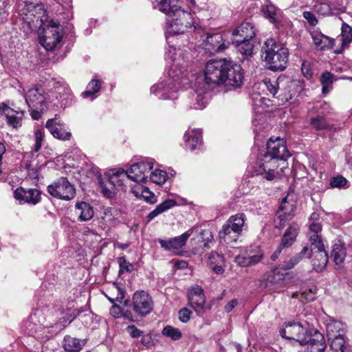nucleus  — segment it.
<instances>
[{
  "label": "nucleus",
  "mask_w": 352,
  "mask_h": 352,
  "mask_svg": "<svg viewBox=\"0 0 352 352\" xmlns=\"http://www.w3.org/2000/svg\"><path fill=\"white\" fill-rule=\"evenodd\" d=\"M266 149L260 162L254 167L253 174L262 175L267 180L272 181L280 175V173L276 170L278 160L285 161L290 156V153L284 140L279 138L276 140L270 138Z\"/></svg>",
  "instance_id": "1"
},
{
  "label": "nucleus",
  "mask_w": 352,
  "mask_h": 352,
  "mask_svg": "<svg viewBox=\"0 0 352 352\" xmlns=\"http://www.w3.org/2000/svg\"><path fill=\"white\" fill-rule=\"evenodd\" d=\"M178 3V0H161L154 6V8L171 17L168 20V33L171 35L184 34L192 25L195 30L199 31L201 28L195 22L193 15L181 10Z\"/></svg>",
  "instance_id": "2"
},
{
  "label": "nucleus",
  "mask_w": 352,
  "mask_h": 352,
  "mask_svg": "<svg viewBox=\"0 0 352 352\" xmlns=\"http://www.w3.org/2000/svg\"><path fill=\"white\" fill-rule=\"evenodd\" d=\"M177 65H173L168 70V76L151 87V93L160 99L176 98L179 87L188 83L187 74H184V72L181 69L179 73H177Z\"/></svg>",
  "instance_id": "3"
},
{
  "label": "nucleus",
  "mask_w": 352,
  "mask_h": 352,
  "mask_svg": "<svg viewBox=\"0 0 352 352\" xmlns=\"http://www.w3.org/2000/svg\"><path fill=\"white\" fill-rule=\"evenodd\" d=\"M289 52L287 48L269 38L261 48V58L272 71H283L286 67Z\"/></svg>",
  "instance_id": "4"
},
{
  "label": "nucleus",
  "mask_w": 352,
  "mask_h": 352,
  "mask_svg": "<svg viewBox=\"0 0 352 352\" xmlns=\"http://www.w3.org/2000/svg\"><path fill=\"white\" fill-rule=\"evenodd\" d=\"M105 175L106 178L100 182L101 192L104 196L111 198L116 194L118 190H125L126 175L123 168L111 169Z\"/></svg>",
  "instance_id": "5"
},
{
  "label": "nucleus",
  "mask_w": 352,
  "mask_h": 352,
  "mask_svg": "<svg viewBox=\"0 0 352 352\" xmlns=\"http://www.w3.org/2000/svg\"><path fill=\"white\" fill-rule=\"evenodd\" d=\"M25 102L34 120H38L47 109V100L41 87L30 88L25 95Z\"/></svg>",
  "instance_id": "6"
},
{
  "label": "nucleus",
  "mask_w": 352,
  "mask_h": 352,
  "mask_svg": "<svg viewBox=\"0 0 352 352\" xmlns=\"http://www.w3.org/2000/svg\"><path fill=\"white\" fill-rule=\"evenodd\" d=\"M226 59H215L208 61L205 68V82L210 86L223 84V79L228 67Z\"/></svg>",
  "instance_id": "7"
},
{
  "label": "nucleus",
  "mask_w": 352,
  "mask_h": 352,
  "mask_svg": "<svg viewBox=\"0 0 352 352\" xmlns=\"http://www.w3.org/2000/svg\"><path fill=\"white\" fill-rule=\"evenodd\" d=\"M245 215L243 213L231 216L219 232L220 238L225 241L232 240L235 241L236 236L241 234L245 226Z\"/></svg>",
  "instance_id": "8"
},
{
  "label": "nucleus",
  "mask_w": 352,
  "mask_h": 352,
  "mask_svg": "<svg viewBox=\"0 0 352 352\" xmlns=\"http://www.w3.org/2000/svg\"><path fill=\"white\" fill-rule=\"evenodd\" d=\"M45 12L42 5L30 3L21 10V16L30 28L33 29L44 25V21L47 19Z\"/></svg>",
  "instance_id": "9"
},
{
  "label": "nucleus",
  "mask_w": 352,
  "mask_h": 352,
  "mask_svg": "<svg viewBox=\"0 0 352 352\" xmlns=\"http://www.w3.org/2000/svg\"><path fill=\"white\" fill-rule=\"evenodd\" d=\"M48 193L58 199L70 201L75 197L76 189L67 178L61 177L47 186Z\"/></svg>",
  "instance_id": "10"
},
{
  "label": "nucleus",
  "mask_w": 352,
  "mask_h": 352,
  "mask_svg": "<svg viewBox=\"0 0 352 352\" xmlns=\"http://www.w3.org/2000/svg\"><path fill=\"white\" fill-rule=\"evenodd\" d=\"M43 30V34L39 36L40 43L46 50H53L61 41V28L58 24L50 21Z\"/></svg>",
  "instance_id": "11"
},
{
  "label": "nucleus",
  "mask_w": 352,
  "mask_h": 352,
  "mask_svg": "<svg viewBox=\"0 0 352 352\" xmlns=\"http://www.w3.org/2000/svg\"><path fill=\"white\" fill-rule=\"evenodd\" d=\"M131 306L137 316L144 317L153 311L154 302L147 292L141 290L133 294Z\"/></svg>",
  "instance_id": "12"
},
{
  "label": "nucleus",
  "mask_w": 352,
  "mask_h": 352,
  "mask_svg": "<svg viewBox=\"0 0 352 352\" xmlns=\"http://www.w3.org/2000/svg\"><path fill=\"white\" fill-rule=\"evenodd\" d=\"M153 168V162L151 160L142 161L131 166L130 168L125 171L126 182L131 179L138 184H144L148 179V173Z\"/></svg>",
  "instance_id": "13"
},
{
  "label": "nucleus",
  "mask_w": 352,
  "mask_h": 352,
  "mask_svg": "<svg viewBox=\"0 0 352 352\" xmlns=\"http://www.w3.org/2000/svg\"><path fill=\"white\" fill-rule=\"evenodd\" d=\"M263 258V251L258 246L253 245L241 251L234 257V262L239 267H247L260 263Z\"/></svg>",
  "instance_id": "14"
},
{
  "label": "nucleus",
  "mask_w": 352,
  "mask_h": 352,
  "mask_svg": "<svg viewBox=\"0 0 352 352\" xmlns=\"http://www.w3.org/2000/svg\"><path fill=\"white\" fill-rule=\"evenodd\" d=\"M309 331L307 326L300 322H289L285 324L280 333L282 337L288 340H294L300 345H303L306 342L307 334H309Z\"/></svg>",
  "instance_id": "15"
},
{
  "label": "nucleus",
  "mask_w": 352,
  "mask_h": 352,
  "mask_svg": "<svg viewBox=\"0 0 352 352\" xmlns=\"http://www.w3.org/2000/svg\"><path fill=\"white\" fill-rule=\"evenodd\" d=\"M188 305L198 316L203 312L206 304V297L203 289L199 285H194L188 289Z\"/></svg>",
  "instance_id": "16"
},
{
  "label": "nucleus",
  "mask_w": 352,
  "mask_h": 352,
  "mask_svg": "<svg viewBox=\"0 0 352 352\" xmlns=\"http://www.w3.org/2000/svg\"><path fill=\"white\" fill-rule=\"evenodd\" d=\"M227 66L229 68L225 72L223 84L233 88L240 87L243 79L241 66L230 61L228 62Z\"/></svg>",
  "instance_id": "17"
},
{
  "label": "nucleus",
  "mask_w": 352,
  "mask_h": 352,
  "mask_svg": "<svg viewBox=\"0 0 352 352\" xmlns=\"http://www.w3.org/2000/svg\"><path fill=\"white\" fill-rule=\"evenodd\" d=\"M306 352H323L327 347L324 336L317 330H310L307 334Z\"/></svg>",
  "instance_id": "18"
},
{
  "label": "nucleus",
  "mask_w": 352,
  "mask_h": 352,
  "mask_svg": "<svg viewBox=\"0 0 352 352\" xmlns=\"http://www.w3.org/2000/svg\"><path fill=\"white\" fill-rule=\"evenodd\" d=\"M295 208L293 204L287 202V197L284 198L274 219L275 227L277 228H283L286 225L287 222L293 217Z\"/></svg>",
  "instance_id": "19"
},
{
  "label": "nucleus",
  "mask_w": 352,
  "mask_h": 352,
  "mask_svg": "<svg viewBox=\"0 0 352 352\" xmlns=\"http://www.w3.org/2000/svg\"><path fill=\"white\" fill-rule=\"evenodd\" d=\"M45 126L53 137L56 139L65 141L69 140L72 138V133L66 124L60 121H57L56 118L49 119L45 124Z\"/></svg>",
  "instance_id": "20"
},
{
  "label": "nucleus",
  "mask_w": 352,
  "mask_h": 352,
  "mask_svg": "<svg viewBox=\"0 0 352 352\" xmlns=\"http://www.w3.org/2000/svg\"><path fill=\"white\" fill-rule=\"evenodd\" d=\"M229 44L221 33L208 34L205 40L206 50L211 53L223 52Z\"/></svg>",
  "instance_id": "21"
},
{
  "label": "nucleus",
  "mask_w": 352,
  "mask_h": 352,
  "mask_svg": "<svg viewBox=\"0 0 352 352\" xmlns=\"http://www.w3.org/2000/svg\"><path fill=\"white\" fill-rule=\"evenodd\" d=\"M14 196L21 203H28L35 205L41 201L40 191L34 188L28 190L20 187L15 190Z\"/></svg>",
  "instance_id": "22"
},
{
  "label": "nucleus",
  "mask_w": 352,
  "mask_h": 352,
  "mask_svg": "<svg viewBox=\"0 0 352 352\" xmlns=\"http://www.w3.org/2000/svg\"><path fill=\"white\" fill-rule=\"evenodd\" d=\"M190 236V231H187L179 236L169 240L159 239L158 241L162 248L176 253L177 250L185 245Z\"/></svg>",
  "instance_id": "23"
},
{
  "label": "nucleus",
  "mask_w": 352,
  "mask_h": 352,
  "mask_svg": "<svg viewBox=\"0 0 352 352\" xmlns=\"http://www.w3.org/2000/svg\"><path fill=\"white\" fill-rule=\"evenodd\" d=\"M255 34V28L250 22L242 23L232 32L234 38L243 40H251Z\"/></svg>",
  "instance_id": "24"
},
{
  "label": "nucleus",
  "mask_w": 352,
  "mask_h": 352,
  "mask_svg": "<svg viewBox=\"0 0 352 352\" xmlns=\"http://www.w3.org/2000/svg\"><path fill=\"white\" fill-rule=\"evenodd\" d=\"M313 270L317 272L324 271L329 261L327 251L313 252L311 254Z\"/></svg>",
  "instance_id": "25"
},
{
  "label": "nucleus",
  "mask_w": 352,
  "mask_h": 352,
  "mask_svg": "<svg viewBox=\"0 0 352 352\" xmlns=\"http://www.w3.org/2000/svg\"><path fill=\"white\" fill-rule=\"evenodd\" d=\"M311 254L312 250L309 249L307 245L304 246L300 252L294 255L289 261H285L283 268L285 270H291L303 259L311 258Z\"/></svg>",
  "instance_id": "26"
},
{
  "label": "nucleus",
  "mask_w": 352,
  "mask_h": 352,
  "mask_svg": "<svg viewBox=\"0 0 352 352\" xmlns=\"http://www.w3.org/2000/svg\"><path fill=\"white\" fill-rule=\"evenodd\" d=\"M315 46L320 50L331 49L333 46V40L318 31H313L311 33Z\"/></svg>",
  "instance_id": "27"
},
{
  "label": "nucleus",
  "mask_w": 352,
  "mask_h": 352,
  "mask_svg": "<svg viewBox=\"0 0 352 352\" xmlns=\"http://www.w3.org/2000/svg\"><path fill=\"white\" fill-rule=\"evenodd\" d=\"M346 256V250L344 243L339 240L333 244L331 251V256L335 265L340 268L344 263Z\"/></svg>",
  "instance_id": "28"
},
{
  "label": "nucleus",
  "mask_w": 352,
  "mask_h": 352,
  "mask_svg": "<svg viewBox=\"0 0 352 352\" xmlns=\"http://www.w3.org/2000/svg\"><path fill=\"white\" fill-rule=\"evenodd\" d=\"M345 324L341 321L330 319L327 324V337L335 338V336H345Z\"/></svg>",
  "instance_id": "29"
},
{
  "label": "nucleus",
  "mask_w": 352,
  "mask_h": 352,
  "mask_svg": "<svg viewBox=\"0 0 352 352\" xmlns=\"http://www.w3.org/2000/svg\"><path fill=\"white\" fill-rule=\"evenodd\" d=\"M186 146L190 151L198 148L201 143V133L199 130L188 131L184 135Z\"/></svg>",
  "instance_id": "30"
},
{
  "label": "nucleus",
  "mask_w": 352,
  "mask_h": 352,
  "mask_svg": "<svg viewBox=\"0 0 352 352\" xmlns=\"http://www.w3.org/2000/svg\"><path fill=\"white\" fill-rule=\"evenodd\" d=\"M0 113H6L7 122L13 128H18L21 126V116H16L14 111L4 104L0 106Z\"/></svg>",
  "instance_id": "31"
},
{
  "label": "nucleus",
  "mask_w": 352,
  "mask_h": 352,
  "mask_svg": "<svg viewBox=\"0 0 352 352\" xmlns=\"http://www.w3.org/2000/svg\"><path fill=\"white\" fill-rule=\"evenodd\" d=\"M63 347L66 351L78 352L85 345V341L67 336L63 340Z\"/></svg>",
  "instance_id": "32"
},
{
  "label": "nucleus",
  "mask_w": 352,
  "mask_h": 352,
  "mask_svg": "<svg viewBox=\"0 0 352 352\" xmlns=\"http://www.w3.org/2000/svg\"><path fill=\"white\" fill-rule=\"evenodd\" d=\"M76 210L78 212V217L80 221H86L90 220L94 217L93 208L86 202L82 201L76 204Z\"/></svg>",
  "instance_id": "33"
},
{
  "label": "nucleus",
  "mask_w": 352,
  "mask_h": 352,
  "mask_svg": "<svg viewBox=\"0 0 352 352\" xmlns=\"http://www.w3.org/2000/svg\"><path fill=\"white\" fill-rule=\"evenodd\" d=\"M176 205V201L173 199H166L160 204H159L153 211H151L147 215V219L148 221L153 219L160 214L166 212L170 208H173Z\"/></svg>",
  "instance_id": "34"
},
{
  "label": "nucleus",
  "mask_w": 352,
  "mask_h": 352,
  "mask_svg": "<svg viewBox=\"0 0 352 352\" xmlns=\"http://www.w3.org/2000/svg\"><path fill=\"white\" fill-rule=\"evenodd\" d=\"M232 43H234L239 50L242 54L247 56H251L253 54L254 45L250 42V40L238 39L233 38Z\"/></svg>",
  "instance_id": "35"
},
{
  "label": "nucleus",
  "mask_w": 352,
  "mask_h": 352,
  "mask_svg": "<svg viewBox=\"0 0 352 352\" xmlns=\"http://www.w3.org/2000/svg\"><path fill=\"white\" fill-rule=\"evenodd\" d=\"M329 346L335 351L349 352L345 346V336H335V338H328Z\"/></svg>",
  "instance_id": "36"
},
{
  "label": "nucleus",
  "mask_w": 352,
  "mask_h": 352,
  "mask_svg": "<svg viewBox=\"0 0 352 352\" xmlns=\"http://www.w3.org/2000/svg\"><path fill=\"white\" fill-rule=\"evenodd\" d=\"M337 78L329 72L323 73L320 76V82L322 85V92L323 94H328L332 89V83Z\"/></svg>",
  "instance_id": "37"
},
{
  "label": "nucleus",
  "mask_w": 352,
  "mask_h": 352,
  "mask_svg": "<svg viewBox=\"0 0 352 352\" xmlns=\"http://www.w3.org/2000/svg\"><path fill=\"white\" fill-rule=\"evenodd\" d=\"M208 264L216 274H221L223 272L222 267L219 265L223 262V256L218 254H212L208 258Z\"/></svg>",
  "instance_id": "38"
},
{
  "label": "nucleus",
  "mask_w": 352,
  "mask_h": 352,
  "mask_svg": "<svg viewBox=\"0 0 352 352\" xmlns=\"http://www.w3.org/2000/svg\"><path fill=\"white\" fill-rule=\"evenodd\" d=\"M167 177L166 172L158 168H155L154 170L151 171L149 175L150 180L159 185L164 184Z\"/></svg>",
  "instance_id": "39"
},
{
  "label": "nucleus",
  "mask_w": 352,
  "mask_h": 352,
  "mask_svg": "<svg viewBox=\"0 0 352 352\" xmlns=\"http://www.w3.org/2000/svg\"><path fill=\"white\" fill-rule=\"evenodd\" d=\"M101 88V83L98 80H92L87 86L86 91L82 94L84 98H91V100L94 98V94L98 92Z\"/></svg>",
  "instance_id": "40"
},
{
  "label": "nucleus",
  "mask_w": 352,
  "mask_h": 352,
  "mask_svg": "<svg viewBox=\"0 0 352 352\" xmlns=\"http://www.w3.org/2000/svg\"><path fill=\"white\" fill-rule=\"evenodd\" d=\"M176 51L177 49L175 47L169 46V47L167 49V51L166 52V59L170 60V61L171 62L170 67L173 65H177V73H179V69H181L182 71L184 72V74H187L186 70L184 69V67H181L179 65V63L177 62V59L173 57L176 55Z\"/></svg>",
  "instance_id": "41"
},
{
  "label": "nucleus",
  "mask_w": 352,
  "mask_h": 352,
  "mask_svg": "<svg viewBox=\"0 0 352 352\" xmlns=\"http://www.w3.org/2000/svg\"><path fill=\"white\" fill-rule=\"evenodd\" d=\"M318 219L319 215L315 212L312 213L309 222V228L310 231L309 235L311 234H318V233L322 230V226L318 221Z\"/></svg>",
  "instance_id": "42"
},
{
  "label": "nucleus",
  "mask_w": 352,
  "mask_h": 352,
  "mask_svg": "<svg viewBox=\"0 0 352 352\" xmlns=\"http://www.w3.org/2000/svg\"><path fill=\"white\" fill-rule=\"evenodd\" d=\"M309 239L311 245L313 246L314 249H317L316 252L326 251L324 242L320 235L311 234L309 236Z\"/></svg>",
  "instance_id": "43"
},
{
  "label": "nucleus",
  "mask_w": 352,
  "mask_h": 352,
  "mask_svg": "<svg viewBox=\"0 0 352 352\" xmlns=\"http://www.w3.org/2000/svg\"><path fill=\"white\" fill-rule=\"evenodd\" d=\"M310 124L313 128L318 131L329 129V126L326 120L320 116L312 118Z\"/></svg>",
  "instance_id": "44"
},
{
  "label": "nucleus",
  "mask_w": 352,
  "mask_h": 352,
  "mask_svg": "<svg viewBox=\"0 0 352 352\" xmlns=\"http://www.w3.org/2000/svg\"><path fill=\"white\" fill-rule=\"evenodd\" d=\"M162 334L171 338L174 340H179L182 338L180 330L171 326L165 327L162 330Z\"/></svg>",
  "instance_id": "45"
},
{
  "label": "nucleus",
  "mask_w": 352,
  "mask_h": 352,
  "mask_svg": "<svg viewBox=\"0 0 352 352\" xmlns=\"http://www.w3.org/2000/svg\"><path fill=\"white\" fill-rule=\"evenodd\" d=\"M141 189L140 192L135 190L132 192L137 197H142L148 203L153 204L155 202V195L148 188L142 187Z\"/></svg>",
  "instance_id": "46"
},
{
  "label": "nucleus",
  "mask_w": 352,
  "mask_h": 352,
  "mask_svg": "<svg viewBox=\"0 0 352 352\" xmlns=\"http://www.w3.org/2000/svg\"><path fill=\"white\" fill-rule=\"evenodd\" d=\"M113 290L116 293V297H109V296H107L109 299V300L114 304L115 302H121L122 300L124 299V291L123 289H122L120 287H119V285L116 283H114L113 285Z\"/></svg>",
  "instance_id": "47"
},
{
  "label": "nucleus",
  "mask_w": 352,
  "mask_h": 352,
  "mask_svg": "<svg viewBox=\"0 0 352 352\" xmlns=\"http://www.w3.org/2000/svg\"><path fill=\"white\" fill-rule=\"evenodd\" d=\"M263 84L265 85L267 89L269 92L272 95L275 96L278 89V79H265L263 80Z\"/></svg>",
  "instance_id": "48"
},
{
  "label": "nucleus",
  "mask_w": 352,
  "mask_h": 352,
  "mask_svg": "<svg viewBox=\"0 0 352 352\" xmlns=\"http://www.w3.org/2000/svg\"><path fill=\"white\" fill-rule=\"evenodd\" d=\"M347 179L342 175L333 177L330 180V186L332 188H346Z\"/></svg>",
  "instance_id": "49"
},
{
  "label": "nucleus",
  "mask_w": 352,
  "mask_h": 352,
  "mask_svg": "<svg viewBox=\"0 0 352 352\" xmlns=\"http://www.w3.org/2000/svg\"><path fill=\"white\" fill-rule=\"evenodd\" d=\"M263 12L266 17H267L272 23H276V8L272 4L267 5L263 8Z\"/></svg>",
  "instance_id": "50"
},
{
  "label": "nucleus",
  "mask_w": 352,
  "mask_h": 352,
  "mask_svg": "<svg viewBox=\"0 0 352 352\" xmlns=\"http://www.w3.org/2000/svg\"><path fill=\"white\" fill-rule=\"evenodd\" d=\"M44 138V133L42 132L39 129H36L34 131V140H35V144H34V151L37 152L39 151V149L41 147L42 142Z\"/></svg>",
  "instance_id": "51"
},
{
  "label": "nucleus",
  "mask_w": 352,
  "mask_h": 352,
  "mask_svg": "<svg viewBox=\"0 0 352 352\" xmlns=\"http://www.w3.org/2000/svg\"><path fill=\"white\" fill-rule=\"evenodd\" d=\"M201 236L204 248H208L209 243H212L213 240L212 232L209 230H205L201 232Z\"/></svg>",
  "instance_id": "52"
},
{
  "label": "nucleus",
  "mask_w": 352,
  "mask_h": 352,
  "mask_svg": "<svg viewBox=\"0 0 352 352\" xmlns=\"http://www.w3.org/2000/svg\"><path fill=\"white\" fill-rule=\"evenodd\" d=\"M284 265H285V263L283 264L281 267H276L272 271L273 280H274V282H276L278 280H283L284 279V277H285V275L286 274V273H284L282 271H286L287 270H285L283 268Z\"/></svg>",
  "instance_id": "53"
},
{
  "label": "nucleus",
  "mask_w": 352,
  "mask_h": 352,
  "mask_svg": "<svg viewBox=\"0 0 352 352\" xmlns=\"http://www.w3.org/2000/svg\"><path fill=\"white\" fill-rule=\"evenodd\" d=\"M178 314L179 320L182 322L186 323L190 320L192 311L189 309L184 307L179 311Z\"/></svg>",
  "instance_id": "54"
},
{
  "label": "nucleus",
  "mask_w": 352,
  "mask_h": 352,
  "mask_svg": "<svg viewBox=\"0 0 352 352\" xmlns=\"http://www.w3.org/2000/svg\"><path fill=\"white\" fill-rule=\"evenodd\" d=\"M126 330L130 336L133 338L141 337L143 333V331L138 329L134 324L129 325Z\"/></svg>",
  "instance_id": "55"
},
{
  "label": "nucleus",
  "mask_w": 352,
  "mask_h": 352,
  "mask_svg": "<svg viewBox=\"0 0 352 352\" xmlns=\"http://www.w3.org/2000/svg\"><path fill=\"white\" fill-rule=\"evenodd\" d=\"M299 230V226L297 223H292L289 226V227L286 230L284 234H287L290 237L296 240V238L298 234Z\"/></svg>",
  "instance_id": "56"
},
{
  "label": "nucleus",
  "mask_w": 352,
  "mask_h": 352,
  "mask_svg": "<svg viewBox=\"0 0 352 352\" xmlns=\"http://www.w3.org/2000/svg\"><path fill=\"white\" fill-rule=\"evenodd\" d=\"M302 16L307 21L309 24L313 27L316 26L318 23L315 15L311 12L305 11L302 13Z\"/></svg>",
  "instance_id": "57"
},
{
  "label": "nucleus",
  "mask_w": 352,
  "mask_h": 352,
  "mask_svg": "<svg viewBox=\"0 0 352 352\" xmlns=\"http://www.w3.org/2000/svg\"><path fill=\"white\" fill-rule=\"evenodd\" d=\"M301 70L306 78L310 79L312 77V72L310 67V64L308 62L302 63Z\"/></svg>",
  "instance_id": "58"
},
{
  "label": "nucleus",
  "mask_w": 352,
  "mask_h": 352,
  "mask_svg": "<svg viewBox=\"0 0 352 352\" xmlns=\"http://www.w3.org/2000/svg\"><path fill=\"white\" fill-rule=\"evenodd\" d=\"M295 241L296 240L290 237L289 235L283 234L280 245H281V247H283L284 248H288L291 246Z\"/></svg>",
  "instance_id": "59"
},
{
  "label": "nucleus",
  "mask_w": 352,
  "mask_h": 352,
  "mask_svg": "<svg viewBox=\"0 0 352 352\" xmlns=\"http://www.w3.org/2000/svg\"><path fill=\"white\" fill-rule=\"evenodd\" d=\"M314 298H315L314 293L311 290H309V292H303L300 294V296H299V299L301 301H304V300L311 301V300H314Z\"/></svg>",
  "instance_id": "60"
},
{
  "label": "nucleus",
  "mask_w": 352,
  "mask_h": 352,
  "mask_svg": "<svg viewBox=\"0 0 352 352\" xmlns=\"http://www.w3.org/2000/svg\"><path fill=\"white\" fill-rule=\"evenodd\" d=\"M206 105L205 98L201 95H198L197 97L196 103L194 104V108L196 109H202Z\"/></svg>",
  "instance_id": "61"
},
{
  "label": "nucleus",
  "mask_w": 352,
  "mask_h": 352,
  "mask_svg": "<svg viewBox=\"0 0 352 352\" xmlns=\"http://www.w3.org/2000/svg\"><path fill=\"white\" fill-rule=\"evenodd\" d=\"M6 3L5 0H0V22L8 16V12L6 11Z\"/></svg>",
  "instance_id": "62"
},
{
  "label": "nucleus",
  "mask_w": 352,
  "mask_h": 352,
  "mask_svg": "<svg viewBox=\"0 0 352 352\" xmlns=\"http://www.w3.org/2000/svg\"><path fill=\"white\" fill-rule=\"evenodd\" d=\"M110 314L115 318H119L122 315L120 307L116 305H113V306L111 307Z\"/></svg>",
  "instance_id": "63"
},
{
  "label": "nucleus",
  "mask_w": 352,
  "mask_h": 352,
  "mask_svg": "<svg viewBox=\"0 0 352 352\" xmlns=\"http://www.w3.org/2000/svg\"><path fill=\"white\" fill-rule=\"evenodd\" d=\"M141 343L146 346H151L153 344V340L152 336L150 334H146L142 336Z\"/></svg>",
  "instance_id": "64"
}]
</instances>
